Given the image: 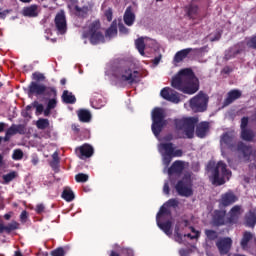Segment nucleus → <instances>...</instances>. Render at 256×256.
Listing matches in <instances>:
<instances>
[{
    "label": "nucleus",
    "instance_id": "nucleus-1",
    "mask_svg": "<svg viewBox=\"0 0 256 256\" xmlns=\"http://www.w3.org/2000/svg\"><path fill=\"white\" fill-rule=\"evenodd\" d=\"M171 86L186 95H195L199 91V79L191 68H186L172 78Z\"/></svg>",
    "mask_w": 256,
    "mask_h": 256
},
{
    "label": "nucleus",
    "instance_id": "nucleus-2",
    "mask_svg": "<svg viewBox=\"0 0 256 256\" xmlns=\"http://www.w3.org/2000/svg\"><path fill=\"white\" fill-rule=\"evenodd\" d=\"M173 123L177 139H193L195 137V126L199 123V118H176Z\"/></svg>",
    "mask_w": 256,
    "mask_h": 256
},
{
    "label": "nucleus",
    "instance_id": "nucleus-3",
    "mask_svg": "<svg viewBox=\"0 0 256 256\" xmlns=\"http://www.w3.org/2000/svg\"><path fill=\"white\" fill-rule=\"evenodd\" d=\"M207 169L212 173V183L214 185H223L225 183V179L219 176V171H221L222 177H231V172L223 161H219L216 165L214 161H210L207 164Z\"/></svg>",
    "mask_w": 256,
    "mask_h": 256
},
{
    "label": "nucleus",
    "instance_id": "nucleus-4",
    "mask_svg": "<svg viewBox=\"0 0 256 256\" xmlns=\"http://www.w3.org/2000/svg\"><path fill=\"white\" fill-rule=\"evenodd\" d=\"M82 39H89L91 45L105 43V36L101 32V21L95 20L88 26V30L82 33Z\"/></svg>",
    "mask_w": 256,
    "mask_h": 256
},
{
    "label": "nucleus",
    "instance_id": "nucleus-5",
    "mask_svg": "<svg viewBox=\"0 0 256 256\" xmlns=\"http://www.w3.org/2000/svg\"><path fill=\"white\" fill-rule=\"evenodd\" d=\"M139 72L137 70H132L127 66H119L113 70V77L118 81H122V83H129V85H133V83H137V79Z\"/></svg>",
    "mask_w": 256,
    "mask_h": 256
},
{
    "label": "nucleus",
    "instance_id": "nucleus-6",
    "mask_svg": "<svg viewBox=\"0 0 256 256\" xmlns=\"http://www.w3.org/2000/svg\"><path fill=\"white\" fill-rule=\"evenodd\" d=\"M165 125H167V120L165 119V110L159 107L154 108L152 111V126H151L153 135H155V137H159Z\"/></svg>",
    "mask_w": 256,
    "mask_h": 256
},
{
    "label": "nucleus",
    "instance_id": "nucleus-7",
    "mask_svg": "<svg viewBox=\"0 0 256 256\" xmlns=\"http://www.w3.org/2000/svg\"><path fill=\"white\" fill-rule=\"evenodd\" d=\"M207 103H209L207 94L199 92L198 95L190 99V108L194 113H203L207 111Z\"/></svg>",
    "mask_w": 256,
    "mask_h": 256
},
{
    "label": "nucleus",
    "instance_id": "nucleus-8",
    "mask_svg": "<svg viewBox=\"0 0 256 256\" xmlns=\"http://www.w3.org/2000/svg\"><path fill=\"white\" fill-rule=\"evenodd\" d=\"M175 189L181 197H191L193 195V190L189 186V180L187 178L179 180L175 185Z\"/></svg>",
    "mask_w": 256,
    "mask_h": 256
},
{
    "label": "nucleus",
    "instance_id": "nucleus-9",
    "mask_svg": "<svg viewBox=\"0 0 256 256\" xmlns=\"http://www.w3.org/2000/svg\"><path fill=\"white\" fill-rule=\"evenodd\" d=\"M237 140L235 139V135L229 132H225L222 134L220 138V144L225 145L229 151L235 152L237 151Z\"/></svg>",
    "mask_w": 256,
    "mask_h": 256
},
{
    "label": "nucleus",
    "instance_id": "nucleus-10",
    "mask_svg": "<svg viewBox=\"0 0 256 256\" xmlns=\"http://www.w3.org/2000/svg\"><path fill=\"white\" fill-rule=\"evenodd\" d=\"M159 149L163 155H175L177 157H183V150H175V147L171 142L161 143L159 145Z\"/></svg>",
    "mask_w": 256,
    "mask_h": 256
},
{
    "label": "nucleus",
    "instance_id": "nucleus-11",
    "mask_svg": "<svg viewBox=\"0 0 256 256\" xmlns=\"http://www.w3.org/2000/svg\"><path fill=\"white\" fill-rule=\"evenodd\" d=\"M233 245V240L231 238H221L216 242V247L220 253V255H227L231 251V247Z\"/></svg>",
    "mask_w": 256,
    "mask_h": 256
},
{
    "label": "nucleus",
    "instance_id": "nucleus-12",
    "mask_svg": "<svg viewBox=\"0 0 256 256\" xmlns=\"http://www.w3.org/2000/svg\"><path fill=\"white\" fill-rule=\"evenodd\" d=\"M55 27L60 35L67 33V19L64 13H58L54 19Z\"/></svg>",
    "mask_w": 256,
    "mask_h": 256
},
{
    "label": "nucleus",
    "instance_id": "nucleus-13",
    "mask_svg": "<svg viewBox=\"0 0 256 256\" xmlns=\"http://www.w3.org/2000/svg\"><path fill=\"white\" fill-rule=\"evenodd\" d=\"M237 201H239L237 195H235L233 191L229 190L221 195L219 203L222 207H229V205H233V203H237Z\"/></svg>",
    "mask_w": 256,
    "mask_h": 256
},
{
    "label": "nucleus",
    "instance_id": "nucleus-14",
    "mask_svg": "<svg viewBox=\"0 0 256 256\" xmlns=\"http://www.w3.org/2000/svg\"><path fill=\"white\" fill-rule=\"evenodd\" d=\"M160 95L166 101H170V103H180L181 101V98L179 97V93L171 90V88L169 87L163 88L160 92Z\"/></svg>",
    "mask_w": 256,
    "mask_h": 256
},
{
    "label": "nucleus",
    "instance_id": "nucleus-15",
    "mask_svg": "<svg viewBox=\"0 0 256 256\" xmlns=\"http://www.w3.org/2000/svg\"><path fill=\"white\" fill-rule=\"evenodd\" d=\"M95 153V150L93 149V146L89 144H84L78 148H76V155L79 157V159H89L90 157H93V154Z\"/></svg>",
    "mask_w": 256,
    "mask_h": 256
},
{
    "label": "nucleus",
    "instance_id": "nucleus-16",
    "mask_svg": "<svg viewBox=\"0 0 256 256\" xmlns=\"http://www.w3.org/2000/svg\"><path fill=\"white\" fill-rule=\"evenodd\" d=\"M236 151H238V153H242L246 161H249V159H251V155H253V148L242 141L237 143Z\"/></svg>",
    "mask_w": 256,
    "mask_h": 256
},
{
    "label": "nucleus",
    "instance_id": "nucleus-17",
    "mask_svg": "<svg viewBox=\"0 0 256 256\" xmlns=\"http://www.w3.org/2000/svg\"><path fill=\"white\" fill-rule=\"evenodd\" d=\"M183 171H185V162L176 160L168 168V175H182Z\"/></svg>",
    "mask_w": 256,
    "mask_h": 256
},
{
    "label": "nucleus",
    "instance_id": "nucleus-18",
    "mask_svg": "<svg viewBox=\"0 0 256 256\" xmlns=\"http://www.w3.org/2000/svg\"><path fill=\"white\" fill-rule=\"evenodd\" d=\"M45 93V85L37 82H31L28 86V95H35L41 97Z\"/></svg>",
    "mask_w": 256,
    "mask_h": 256
},
{
    "label": "nucleus",
    "instance_id": "nucleus-19",
    "mask_svg": "<svg viewBox=\"0 0 256 256\" xmlns=\"http://www.w3.org/2000/svg\"><path fill=\"white\" fill-rule=\"evenodd\" d=\"M243 95V93L241 92V90L238 89H233L230 90L227 93V97L224 100V105H231V103H233L234 101H237V99H241V96Z\"/></svg>",
    "mask_w": 256,
    "mask_h": 256
},
{
    "label": "nucleus",
    "instance_id": "nucleus-20",
    "mask_svg": "<svg viewBox=\"0 0 256 256\" xmlns=\"http://www.w3.org/2000/svg\"><path fill=\"white\" fill-rule=\"evenodd\" d=\"M123 21L128 27H133L135 23V13L133 12V7L128 6L124 12Z\"/></svg>",
    "mask_w": 256,
    "mask_h": 256
},
{
    "label": "nucleus",
    "instance_id": "nucleus-21",
    "mask_svg": "<svg viewBox=\"0 0 256 256\" xmlns=\"http://www.w3.org/2000/svg\"><path fill=\"white\" fill-rule=\"evenodd\" d=\"M196 136L199 139H205L207 137V133H209V122H201L196 126Z\"/></svg>",
    "mask_w": 256,
    "mask_h": 256
},
{
    "label": "nucleus",
    "instance_id": "nucleus-22",
    "mask_svg": "<svg viewBox=\"0 0 256 256\" xmlns=\"http://www.w3.org/2000/svg\"><path fill=\"white\" fill-rule=\"evenodd\" d=\"M239 217H241V206L235 205L229 212L228 222L232 224L238 223Z\"/></svg>",
    "mask_w": 256,
    "mask_h": 256
},
{
    "label": "nucleus",
    "instance_id": "nucleus-23",
    "mask_svg": "<svg viewBox=\"0 0 256 256\" xmlns=\"http://www.w3.org/2000/svg\"><path fill=\"white\" fill-rule=\"evenodd\" d=\"M74 9L76 17H79L80 19H87V17H89V13L93 11V8L91 6H75Z\"/></svg>",
    "mask_w": 256,
    "mask_h": 256
},
{
    "label": "nucleus",
    "instance_id": "nucleus-24",
    "mask_svg": "<svg viewBox=\"0 0 256 256\" xmlns=\"http://www.w3.org/2000/svg\"><path fill=\"white\" fill-rule=\"evenodd\" d=\"M186 15L189 17V19H192L193 21L195 19H199V6L195 4H190L185 7Z\"/></svg>",
    "mask_w": 256,
    "mask_h": 256
},
{
    "label": "nucleus",
    "instance_id": "nucleus-25",
    "mask_svg": "<svg viewBox=\"0 0 256 256\" xmlns=\"http://www.w3.org/2000/svg\"><path fill=\"white\" fill-rule=\"evenodd\" d=\"M156 222L159 229H161V231H163L165 235H168V236L173 235V231H171L173 222H171V220H167L166 222H161V220H156Z\"/></svg>",
    "mask_w": 256,
    "mask_h": 256
},
{
    "label": "nucleus",
    "instance_id": "nucleus-26",
    "mask_svg": "<svg viewBox=\"0 0 256 256\" xmlns=\"http://www.w3.org/2000/svg\"><path fill=\"white\" fill-rule=\"evenodd\" d=\"M225 211L216 210L213 216V223L216 227H221V225H225Z\"/></svg>",
    "mask_w": 256,
    "mask_h": 256
},
{
    "label": "nucleus",
    "instance_id": "nucleus-27",
    "mask_svg": "<svg viewBox=\"0 0 256 256\" xmlns=\"http://www.w3.org/2000/svg\"><path fill=\"white\" fill-rule=\"evenodd\" d=\"M191 51H193V48H185L178 51L174 56V59H173L174 63H181V61H183L184 59H187Z\"/></svg>",
    "mask_w": 256,
    "mask_h": 256
},
{
    "label": "nucleus",
    "instance_id": "nucleus-28",
    "mask_svg": "<svg viewBox=\"0 0 256 256\" xmlns=\"http://www.w3.org/2000/svg\"><path fill=\"white\" fill-rule=\"evenodd\" d=\"M165 217H171V210H169L167 206L164 204L163 206L160 207V210L156 215V221H163Z\"/></svg>",
    "mask_w": 256,
    "mask_h": 256
},
{
    "label": "nucleus",
    "instance_id": "nucleus-29",
    "mask_svg": "<svg viewBox=\"0 0 256 256\" xmlns=\"http://www.w3.org/2000/svg\"><path fill=\"white\" fill-rule=\"evenodd\" d=\"M62 101L64 103H66L67 105H73L75 103H77V98H75V95H73V93L64 90L63 94H62Z\"/></svg>",
    "mask_w": 256,
    "mask_h": 256
},
{
    "label": "nucleus",
    "instance_id": "nucleus-30",
    "mask_svg": "<svg viewBox=\"0 0 256 256\" xmlns=\"http://www.w3.org/2000/svg\"><path fill=\"white\" fill-rule=\"evenodd\" d=\"M240 137L243 141L251 142V141H253V139H255V132H253L249 128H245V129L241 130Z\"/></svg>",
    "mask_w": 256,
    "mask_h": 256
},
{
    "label": "nucleus",
    "instance_id": "nucleus-31",
    "mask_svg": "<svg viewBox=\"0 0 256 256\" xmlns=\"http://www.w3.org/2000/svg\"><path fill=\"white\" fill-rule=\"evenodd\" d=\"M23 15L24 17H37L39 15V12H37V5L25 7L23 9Z\"/></svg>",
    "mask_w": 256,
    "mask_h": 256
},
{
    "label": "nucleus",
    "instance_id": "nucleus-32",
    "mask_svg": "<svg viewBox=\"0 0 256 256\" xmlns=\"http://www.w3.org/2000/svg\"><path fill=\"white\" fill-rule=\"evenodd\" d=\"M246 223L248 227H255L256 225V209H252L246 215Z\"/></svg>",
    "mask_w": 256,
    "mask_h": 256
},
{
    "label": "nucleus",
    "instance_id": "nucleus-33",
    "mask_svg": "<svg viewBox=\"0 0 256 256\" xmlns=\"http://www.w3.org/2000/svg\"><path fill=\"white\" fill-rule=\"evenodd\" d=\"M42 95H44V97H47L48 99H53L57 97V89L51 86H44V92Z\"/></svg>",
    "mask_w": 256,
    "mask_h": 256
},
{
    "label": "nucleus",
    "instance_id": "nucleus-34",
    "mask_svg": "<svg viewBox=\"0 0 256 256\" xmlns=\"http://www.w3.org/2000/svg\"><path fill=\"white\" fill-rule=\"evenodd\" d=\"M78 117L82 123H89V121H91V112H89V110L82 109L78 112Z\"/></svg>",
    "mask_w": 256,
    "mask_h": 256
},
{
    "label": "nucleus",
    "instance_id": "nucleus-35",
    "mask_svg": "<svg viewBox=\"0 0 256 256\" xmlns=\"http://www.w3.org/2000/svg\"><path fill=\"white\" fill-rule=\"evenodd\" d=\"M253 239V234L251 232H244L243 237L241 239L240 245L242 249H247V246L249 245V241Z\"/></svg>",
    "mask_w": 256,
    "mask_h": 256
},
{
    "label": "nucleus",
    "instance_id": "nucleus-36",
    "mask_svg": "<svg viewBox=\"0 0 256 256\" xmlns=\"http://www.w3.org/2000/svg\"><path fill=\"white\" fill-rule=\"evenodd\" d=\"M135 45L140 55H145V40L143 39V37L136 39Z\"/></svg>",
    "mask_w": 256,
    "mask_h": 256
},
{
    "label": "nucleus",
    "instance_id": "nucleus-37",
    "mask_svg": "<svg viewBox=\"0 0 256 256\" xmlns=\"http://www.w3.org/2000/svg\"><path fill=\"white\" fill-rule=\"evenodd\" d=\"M62 199H64L68 203H71V201L75 199V193H73V190L71 189H65L62 192Z\"/></svg>",
    "mask_w": 256,
    "mask_h": 256
},
{
    "label": "nucleus",
    "instance_id": "nucleus-38",
    "mask_svg": "<svg viewBox=\"0 0 256 256\" xmlns=\"http://www.w3.org/2000/svg\"><path fill=\"white\" fill-rule=\"evenodd\" d=\"M59 163H61L59 159V153L54 152L52 154V161L50 162V167H52L54 171H57V169H59Z\"/></svg>",
    "mask_w": 256,
    "mask_h": 256
},
{
    "label": "nucleus",
    "instance_id": "nucleus-39",
    "mask_svg": "<svg viewBox=\"0 0 256 256\" xmlns=\"http://www.w3.org/2000/svg\"><path fill=\"white\" fill-rule=\"evenodd\" d=\"M205 235H206L208 241H215L219 238V234L217 233V231L211 230V229H206Z\"/></svg>",
    "mask_w": 256,
    "mask_h": 256
},
{
    "label": "nucleus",
    "instance_id": "nucleus-40",
    "mask_svg": "<svg viewBox=\"0 0 256 256\" xmlns=\"http://www.w3.org/2000/svg\"><path fill=\"white\" fill-rule=\"evenodd\" d=\"M37 129L45 130L49 127V119L40 118L36 122Z\"/></svg>",
    "mask_w": 256,
    "mask_h": 256
},
{
    "label": "nucleus",
    "instance_id": "nucleus-41",
    "mask_svg": "<svg viewBox=\"0 0 256 256\" xmlns=\"http://www.w3.org/2000/svg\"><path fill=\"white\" fill-rule=\"evenodd\" d=\"M5 228H6V233L9 235V233L13 231H17V229H19V222L12 221L8 225H6Z\"/></svg>",
    "mask_w": 256,
    "mask_h": 256
},
{
    "label": "nucleus",
    "instance_id": "nucleus-42",
    "mask_svg": "<svg viewBox=\"0 0 256 256\" xmlns=\"http://www.w3.org/2000/svg\"><path fill=\"white\" fill-rule=\"evenodd\" d=\"M75 181L77 183H87V181H89V175L84 173H78L75 175Z\"/></svg>",
    "mask_w": 256,
    "mask_h": 256
},
{
    "label": "nucleus",
    "instance_id": "nucleus-43",
    "mask_svg": "<svg viewBox=\"0 0 256 256\" xmlns=\"http://www.w3.org/2000/svg\"><path fill=\"white\" fill-rule=\"evenodd\" d=\"M246 46L248 47V49L256 50V34L247 38Z\"/></svg>",
    "mask_w": 256,
    "mask_h": 256
},
{
    "label": "nucleus",
    "instance_id": "nucleus-44",
    "mask_svg": "<svg viewBox=\"0 0 256 256\" xmlns=\"http://www.w3.org/2000/svg\"><path fill=\"white\" fill-rule=\"evenodd\" d=\"M16 178H17V172L15 171H12L3 176L4 183H11V181H13V179H16Z\"/></svg>",
    "mask_w": 256,
    "mask_h": 256
},
{
    "label": "nucleus",
    "instance_id": "nucleus-45",
    "mask_svg": "<svg viewBox=\"0 0 256 256\" xmlns=\"http://www.w3.org/2000/svg\"><path fill=\"white\" fill-rule=\"evenodd\" d=\"M106 37H117V26L111 25L107 30H106Z\"/></svg>",
    "mask_w": 256,
    "mask_h": 256
},
{
    "label": "nucleus",
    "instance_id": "nucleus-46",
    "mask_svg": "<svg viewBox=\"0 0 256 256\" xmlns=\"http://www.w3.org/2000/svg\"><path fill=\"white\" fill-rule=\"evenodd\" d=\"M34 211L37 215H43V213H47V208L45 207V204L39 203L36 205Z\"/></svg>",
    "mask_w": 256,
    "mask_h": 256
},
{
    "label": "nucleus",
    "instance_id": "nucleus-47",
    "mask_svg": "<svg viewBox=\"0 0 256 256\" xmlns=\"http://www.w3.org/2000/svg\"><path fill=\"white\" fill-rule=\"evenodd\" d=\"M32 107H35L36 109V115H42V113L44 112L45 110V107L43 106V104H39V102L37 101H34L32 103Z\"/></svg>",
    "mask_w": 256,
    "mask_h": 256
},
{
    "label": "nucleus",
    "instance_id": "nucleus-48",
    "mask_svg": "<svg viewBox=\"0 0 256 256\" xmlns=\"http://www.w3.org/2000/svg\"><path fill=\"white\" fill-rule=\"evenodd\" d=\"M192 233H194V235H192L191 233H188L186 235H184V237H188V239H199V237H201V232L195 230L194 227H190Z\"/></svg>",
    "mask_w": 256,
    "mask_h": 256
},
{
    "label": "nucleus",
    "instance_id": "nucleus-49",
    "mask_svg": "<svg viewBox=\"0 0 256 256\" xmlns=\"http://www.w3.org/2000/svg\"><path fill=\"white\" fill-rule=\"evenodd\" d=\"M51 256H65V249L63 247H58L51 251Z\"/></svg>",
    "mask_w": 256,
    "mask_h": 256
},
{
    "label": "nucleus",
    "instance_id": "nucleus-50",
    "mask_svg": "<svg viewBox=\"0 0 256 256\" xmlns=\"http://www.w3.org/2000/svg\"><path fill=\"white\" fill-rule=\"evenodd\" d=\"M32 79L39 83L41 81H45V75L43 73H40V72H34L32 74Z\"/></svg>",
    "mask_w": 256,
    "mask_h": 256
},
{
    "label": "nucleus",
    "instance_id": "nucleus-51",
    "mask_svg": "<svg viewBox=\"0 0 256 256\" xmlns=\"http://www.w3.org/2000/svg\"><path fill=\"white\" fill-rule=\"evenodd\" d=\"M173 157H177L175 155H168V154H163V163L166 167H169L171 165V161H173Z\"/></svg>",
    "mask_w": 256,
    "mask_h": 256
},
{
    "label": "nucleus",
    "instance_id": "nucleus-52",
    "mask_svg": "<svg viewBox=\"0 0 256 256\" xmlns=\"http://www.w3.org/2000/svg\"><path fill=\"white\" fill-rule=\"evenodd\" d=\"M164 205H166L167 207H173L175 209L179 207V200L172 198L169 199Z\"/></svg>",
    "mask_w": 256,
    "mask_h": 256
},
{
    "label": "nucleus",
    "instance_id": "nucleus-53",
    "mask_svg": "<svg viewBox=\"0 0 256 256\" xmlns=\"http://www.w3.org/2000/svg\"><path fill=\"white\" fill-rule=\"evenodd\" d=\"M12 159H14V161H20V159H23V151L20 149L14 150Z\"/></svg>",
    "mask_w": 256,
    "mask_h": 256
},
{
    "label": "nucleus",
    "instance_id": "nucleus-54",
    "mask_svg": "<svg viewBox=\"0 0 256 256\" xmlns=\"http://www.w3.org/2000/svg\"><path fill=\"white\" fill-rule=\"evenodd\" d=\"M16 133L19 135H25V133H27V128H25V125L23 124H16Z\"/></svg>",
    "mask_w": 256,
    "mask_h": 256
},
{
    "label": "nucleus",
    "instance_id": "nucleus-55",
    "mask_svg": "<svg viewBox=\"0 0 256 256\" xmlns=\"http://www.w3.org/2000/svg\"><path fill=\"white\" fill-rule=\"evenodd\" d=\"M46 107L49 109H55V107H57V97L50 98Z\"/></svg>",
    "mask_w": 256,
    "mask_h": 256
},
{
    "label": "nucleus",
    "instance_id": "nucleus-56",
    "mask_svg": "<svg viewBox=\"0 0 256 256\" xmlns=\"http://www.w3.org/2000/svg\"><path fill=\"white\" fill-rule=\"evenodd\" d=\"M247 125H249V117H242V119H241V124H240V129H241V131L243 130V129H247Z\"/></svg>",
    "mask_w": 256,
    "mask_h": 256
},
{
    "label": "nucleus",
    "instance_id": "nucleus-57",
    "mask_svg": "<svg viewBox=\"0 0 256 256\" xmlns=\"http://www.w3.org/2000/svg\"><path fill=\"white\" fill-rule=\"evenodd\" d=\"M6 135H17V128H16V124H12L10 128H8V130L6 131Z\"/></svg>",
    "mask_w": 256,
    "mask_h": 256
},
{
    "label": "nucleus",
    "instance_id": "nucleus-58",
    "mask_svg": "<svg viewBox=\"0 0 256 256\" xmlns=\"http://www.w3.org/2000/svg\"><path fill=\"white\" fill-rule=\"evenodd\" d=\"M118 29L123 35H129V28L125 27L124 24H118Z\"/></svg>",
    "mask_w": 256,
    "mask_h": 256
},
{
    "label": "nucleus",
    "instance_id": "nucleus-59",
    "mask_svg": "<svg viewBox=\"0 0 256 256\" xmlns=\"http://www.w3.org/2000/svg\"><path fill=\"white\" fill-rule=\"evenodd\" d=\"M105 17L107 21L109 22L113 21V10L111 8L105 11Z\"/></svg>",
    "mask_w": 256,
    "mask_h": 256
},
{
    "label": "nucleus",
    "instance_id": "nucleus-60",
    "mask_svg": "<svg viewBox=\"0 0 256 256\" xmlns=\"http://www.w3.org/2000/svg\"><path fill=\"white\" fill-rule=\"evenodd\" d=\"M27 217H29V214L27 213V210H23L20 214V220L22 221V223L27 222Z\"/></svg>",
    "mask_w": 256,
    "mask_h": 256
},
{
    "label": "nucleus",
    "instance_id": "nucleus-61",
    "mask_svg": "<svg viewBox=\"0 0 256 256\" xmlns=\"http://www.w3.org/2000/svg\"><path fill=\"white\" fill-rule=\"evenodd\" d=\"M175 237L178 243H181V241H183V235L179 233V228H175Z\"/></svg>",
    "mask_w": 256,
    "mask_h": 256
},
{
    "label": "nucleus",
    "instance_id": "nucleus-62",
    "mask_svg": "<svg viewBox=\"0 0 256 256\" xmlns=\"http://www.w3.org/2000/svg\"><path fill=\"white\" fill-rule=\"evenodd\" d=\"M122 253L126 256H133V250L126 248L122 250Z\"/></svg>",
    "mask_w": 256,
    "mask_h": 256
},
{
    "label": "nucleus",
    "instance_id": "nucleus-63",
    "mask_svg": "<svg viewBox=\"0 0 256 256\" xmlns=\"http://www.w3.org/2000/svg\"><path fill=\"white\" fill-rule=\"evenodd\" d=\"M163 192L165 193V195H169V193H170L169 183H167V182L164 183Z\"/></svg>",
    "mask_w": 256,
    "mask_h": 256
},
{
    "label": "nucleus",
    "instance_id": "nucleus-64",
    "mask_svg": "<svg viewBox=\"0 0 256 256\" xmlns=\"http://www.w3.org/2000/svg\"><path fill=\"white\" fill-rule=\"evenodd\" d=\"M71 129H72V131H74V133H76V134H78V133L81 131V129L79 128V125H77V124H72V125H71Z\"/></svg>",
    "mask_w": 256,
    "mask_h": 256
}]
</instances>
